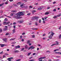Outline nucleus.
<instances>
[{
    "label": "nucleus",
    "mask_w": 61,
    "mask_h": 61,
    "mask_svg": "<svg viewBox=\"0 0 61 61\" xmlns=\"http://www.w3.org/2000/svg\"><path fill=\"white\" fill-rule=\"evenodd\" d=\"M25 14V12H19L18 13L16 14L17 16H15L14 17L16 19H19V18H21V17H19L21 15H24Z\"/></svg>",
    "instance_id": "nucleus-1"
},
{
    "label": "nucleus",
    "mask_w": 61,
    "mask_h": 61,
    "mask_svg": "<svg viewBox=\"0 0 61 61\" xmlns=\"http://www.w3.org/2000/svg\"><path fill=\"white\" fill-rule=\"evenodd\" d=\"M48 34V35H49L50 34H51V36H53V35L55 34V33H53V32L51 31V32H49Z\"/></svg>",
    "instance_id": "nucleus-2"
},
{
    "label": "nucleus",
    "mask_w": 61,
    "mask_h": 61,
    "mask_svg": "<svg viewBox=\"0 0 61 61\" xmlns=\"http://www.w3.org/2000/svg\"><path fill=\"white\" fill-rule=\"evenodd\" d=\"M11 59H13V57H10L7 59V60H8L9 61H11L12 60Z\"/></svg>",
    "instance_id": "nucleus-3"
},
{
    "label": "nucleus",
    "mask_w": 61,
    "mask_h": 61,
    "mask_svg": "<svg viewBox=\"0 0 61 61\" xmlns=\"http://www.w3.org/2000/svg\"><path fill=\"white\" fill-rule=\"evenodd\" d=\"M31 50L32 49H34V48H35V47H33V46H31L30 47H29V48L28 50H29V49H31Z\"/></svg>",
    "instance_id": "nucleus-4"
},
{
    "label": "nucleus",
    "mask_w": 61,
    "mask_h": 61,
    "mask_svg": "<svg viewBox=\"0 0 61 61\" xmlns=\"http://www.w3.org/2000/svg\"><path fill=\"white\" fill-rule=\"evenodd\" d=\"M3 40L4 42H7V39L6 38H5L4 39H3Z\"/></svg>",
    "instance_id": "nucleus-5"
},
{
    "label": "nucleus",
    "mask_w": 61,
    "mask_h": 61,
    "mask_svg": "<svg viewBox=\"0 0 61 61\" xmlns=\"http://www.w3.org/2000/svg\"><path fill=\"white\" fill-rule=\"evenodd\" d=\"M18 22H19V23H22L24 22V20H22L21 21H18Z\"/></svg>",
    "instance_id": "nucleus-6"
},
{
    "label": "nucleus",
    "mask_w": 61,
    "mask_h": 61,
    "mask_svg": "<svg viewBox=\"0 0 61 61\" xmlns=\"http://www.w3.org/2000/svg\"><path fill=\"white\" fill-rule=\"evenodd\" d=\"M15 29H13L12 30V33H15Z\"/></svg>",
    "instance_id": "nucleus-7"
},
{
    "label": "nucleus",
    "mask_w": 61,
    "mask_h": 61,
    "mask_svg": "<svg viewBox=\"0 0 61 61\" xmlns=\"http://www.w3.org/2000/svg\"><path fill=\"white\" fill-rule=\"evenodd\" d=\"M46 58V57H41L40 58H39L38 59L39 60H40V59H44V58Z\"/></svg>",
    "instance_id": "nucleus-8"
},
{
    "label": "nucleus",
    "mask_w": 61,
    "mask_h": 61,
    "mask_svg": "<svg viewBox=\"0 0 61 61\" xmlns=\"http://www.w3.org/2000/svg\"><path fill=\"white\" fill-rule=\"evenodd\" d=\"M7 30V28H5L3 29V31H6Z\"/></svg>",
    "instance_id": "nucleus-9"
},
{
    "label": "nucleus",
    "mask_w": 61,
    "mask_h": 61,
    "mask_svg": "<svg viewBox=\"0 0 61 61\" xmlns=\"http://www.w3.org/2000/svg\"><path fill=\"white\" fill-rule=\"evenodd\" d=\"M38 18H39V17H34L33 19H38Z\"/></svg>",
    "instance_id": "nucleus-10"
},
{
    "label": "nucleus",
    "mask_w": 61,
    "mask_h": 61,
    "mask_svg": "<svg viewBox=\"0 0 61 61\" xmlns=\"http://www.w3.org/2000/svg\"><path fill=\"white\" fill-rule=\"evenodd\" d=\"M55 45H58V42L57 41L55 42V44H54Z\"/></svg>",
    "instance_id": "nucleus-11"
},
{
    "label": "nucleus",
    "mask_w": 61,
    "mask_h": 61,
    "mask_svg": "<svg viewBox=\"0 0 61 61\" xmlns=\"http://www.w3.org/2000/svg\"><path fill=\"white\" fill-rule=\"evenodd\" d=\"M3 24L4 25H7L6 22L5 21L4 22Z\"/></svg>",
    "instance_id": "nucleus-12"
},
{
    "label": "nucleus",
    "mask_w": 61,
    "mask_h": 61,
    "mask_svg": "<svg viewBox=\"0 0 61 61\" xmlns=\"http://www.w3.org/2000/svg\"><path fill=\"white\" fill-rule=\"evenodd\" d=\"M52 36H52L51 35H50V36L49 37V38L50 39L52 38Z\"/></svg>",
    "instance_id": "nucleus-13"
},
{
    "label": "nucleus",
    "mask_w": 61,
    "mask_h": 61,
    "mask_svg": "<svg viewBox=\"0 0 61 61\" xmlns=\"http://www.w3.org/2000/svg\"><path fill=\"white\" fill-rule=\"evenodd\" d=\"M36 12V10H32V13L33 14H34V12Z\"/></svg>",
    "instance_id": "nucleus-14"
},
{
    "label": "nucleus",
    "mask_w": 61,
    "mask_h": 61,
    "mask_svg": "<svg viewBox=\"0 0 61 61\" xmlns=\"http://www.w3.org/2000/svg\"><path fill=\"white\" fill-rule=\"evenodd\" d=\"M17 5H21V2H19L18 3H17Z\"/></svg>",
    "instance_id": "nucleus-15"
},
{
    "label": "nucleus",
    "mask_w": 61,
    "mask_h": 61,
    "mask_svg": "<svg viewBox=\"0 0 61 61\" xmlns=\"http://www.w3.org/2000/svg\"><path fill=\"white\" fill-rule=\"evenodd\" d=\"M59 49H57L55 50L54 51V52H56V51H59Z\"/></svg>",
    "instance_id": "nucleus-16"
},
{
    "label": "nucleus",
    "mask_w": 61,
    "mask_h": 61,
    "mask_svg": "<svg viewBox=\"0 0 61 61\" xmlns=\"http://www.w3.org/2000/svg\"><path fill=\"white\" fill-rule=\"evenodd\" d=\"M30 43V41L29 40L28 41H27V43L28 44H29Z\"/></svg>",
    "instance_id": "nucleus-17"
},
{
    "label": "nucleus",
    "mask_w": 61,
    "mask_h": 61,
    "mask_svg": "<svg viewBox=\"0 0 61 61\" xmlns=\"http://www.w3.org/2000/svg\"><path fill=\"white\" fill-rule=\"evenodd\" d=\"M15 53H18L19 52V51L18 50H16L15 51Z\"/></svg>",
    "instance_id": "nucleus-18"
},
{
    "label": "nucleus",
    "mask_w": 61,
    "mask_h": 61,
    "mask_svg": "<svg viewBox=\"0 0 61 61\" xmlns=\"http://www.w3.org/2000/svg\"><path fill=\"white\" fill-rule=\"evenodd\" d=\"M11 12H15V13L16 12V10H12L11 11Z\"/></svg>",
    "instance_id": "nucleus-19"
},
{
    "label": "nucleus",
    "mask_w": 61,
    "mask_h": 61,
    "mask_svg": "<svg viewBox=\"0 0 61 61\" xmlns=\"http://www.w3.org/2000/svg\"><path fill=\"white\" fill-rule=\"evenodd\" d=\"M28 46L27 45H25V49H27V48Z\"/></svg>",
    "instance_id": "nucleus-20"
},
{
    "label": "nucleus",
    "mask_w": 61,
    "mask_h": 61,
    "mask_svg": "<svg viewBox=\"0 0 61 61\" xmlns=\"http://www.w3.org/2000/svg\"><path fill=\"white\" fill-rule=\"evenodd\" d=\"M2 32V29L1 28H0V33Z\"/></svg>",
    "instance_id": "nucleus-21"
},
{
    "label": "nucleus",
    "mask_w": 61,
    "mask_h": 61,
    "mask_svg": "<svg viewBox=\"0 0 61 61\" xmlns=\"http://www.w3.org/2000/svg\"><path fill=\"white\" fill-rule=\"evenodd\" d=\"M57 16H55L53 17V18H57Z\"/></svg>",
    "instance_id": "nucleus-22"
},
{
    "label": "nucleus",
    "mask_w": 61,
    "mask_h": 61,
    "mask_svg": "<svg viewBox=\"0 0 61 61\" xmlns=\"http://www.w3.org/2000/svg\"><path fill=\"white\" fill-rule=\"evenodd\" d=\"M0 45H1V47H3L4 46H5V45H1L0 44Z\"/></svg>",
    "instance_id": "nucleus-23"
},
{
    "label": "nucleus",
    "mask_w": 61,
    "mask_h": 61,
    "mask_svg": "<svg viewBox=\"0 0 61 61\" xmlns=\"http://www.w3.org/2000/svg\"><path fill=\"white\" fill-rule=\"evenodd\" d=\"M56 9H55L53 10V12H56Z\"/></svg>",
    "instance_id": "nucleus-24"
},
{
    "label": "nucleus",
    "mask_w": 61,
    "mask_h": 61,
    "mask_svg": "<svg viewBox=\"0 0 61 61\" xmlns=\"http://www.w3.org/2000/svg\"><path fill=\"white\" fill-rule=\"evenodd\" d=\"M38 9L39 10H41L42 9V8H38Z\"/></svg>",
    "instance_id": "nucleus-25"
},
{
    "label": "nucleus",
    "mask_w": 61,
    "mask_h": 61,
    "mask_svg": "<svg viewBox=\"0 0 61 61\" xmlns=\"http://www.w3.org/2000/svg\"><path fill=\"white\" fill-rule=\"evenodd\" d=\"M49 14V13L48 12H46L45 13V14L46 15H48Z\"/></svg>",
    "instance_id": "nucleus-26"
},
{
    "label": "nucleus",
    "mask_w": 61,
    "mask_h": 61,
    "mask_svg": "<svg viewBox=\"0 0 61 61\" xmlns=\"http://www.w3.org/2000/svg\"><path fill=\"white\" fill-rule=\"evenodd\" d=\"M20 6L21 7V8H23V4L20 5Z\"/></svg>",
    "instance_id": "nucleus-27"
},
{
    "label": "nucleus",
    "mask_w": 61,
    "mask_h": 61,
    "mask_svg": "<svg viewBox=\"0 0 61 61\" xmlns=\"http://www.w3.org/2000/svg\"><path fill=\"white\" fill-rule=\"evenodd\" d=\"M15 40L14 38H12L10 40V41H11V40Z\"/></svg>",
    "instance_id": "nucleus-28"
},
{
    "label": "nucleus",
    "mask_w": 61,
    "mask_h": 61,
    "mask_svg": "<svg viewBox=\"0 0 61 61\" xmlns=\"http://www.w3.org/2000/svg\"><path fill=\"white\" fill-rule=\"evenodd\" d=\"M31 54V52L28 53V56H30V55Z\"/></svg>",
    "instance_id": "nucleus-29"
},
{
    "label": "nucleus",
    "mask_w": 61,
    "mask_h": 61,
    "mask_svg": "<svg viewBox=\"0 0 61 61\" xmlns=\"http://www.w3.org/2000/svg\"><path fill=\"white\" fill-rule=\"evenodd\" d=\"M59 38L60 39V38H61V34H60V35L59 36Z\"/></svg>",
    "instance_id": "nucleus-30"
},
{
    "label": "nucleus",
    "mask_w": 61,
    "mask_h": 61,
    "mask_svg": "<svg viewBox=\"0 0 61 61\" xmlns=\"http://www.w3.org/2000/svg\"><path fill=\"white\" fill-rule=\"evenodd\" d=\"M5 21H7L8 20H7V19L5 18L4 20Z\"/></svg>",
    "instance_id": "nucleus-31"
},
{
    "label": "nucleus",
    "mask_w": 61,
    "mask_h": 61,
    "mask_svg": "<svg viewBox=\"0 0 61 61\" xmlns=\"http://www.w3.org/2000/svg\"><path fill=\"white\" fill-rule=\"evenodd\" d=\"M61 16V15H57V17H59V16Z\"/></svg>",
    "instance_id": "nucleus-32"
},
{
    "label": "nucleus",
    "mask_w": 61,
    "mask_h": 61,
    "mask_svg": "<svg viewBox=\"0 0 61 61\" xmlns=\"http://www.w3.org/2000/svg\"><path fill=\"white\" fill-rule=\"evenodd\" d=\"M10 22H7V25H8V24H10Z\"/></svg>",
    "instance_id": "nucleus-33"
},
{
    "label": "nucleus",
    "mask_w": 61,
    "mask_h": 61,
    "mask_svg": "<svg viewBox=\"0 0 61 61\" xmlns=\"http://www.w3.org/2000/svg\"><path fill=\"white\" fill-rule=\"evenodd\" d=\"M25 41V40L24 39H22L21 40V41L22 42H24Z\"/></svg>",
    "instance_id": "nucleus-34"
},
{
    "label": "nucleus",
    "mask_w": 61,
    "mask_h": 61,
    "mask_svg": "<svg viewBox=\"0 0 61 61\" xmlns=\"http://www.w3.org/2000/svg\"><path fill=\"white\" fill-rule=\"evenodd\" d=\"M3 5H4V4H0V6H1Z\"/></svg>",
    "instance_id": "nucleus-35"
},
{
    "label": "nucleus",
    "mask_w": 61,
    "mask_h": 61,
    "mask_svg": "<svg viewBox=\"0 0 61 61\" xmlns=\"http://www.w3.org/2000/svg\"><path fill=\"white\" fill-rule=\"evenodd\" d=\"M41 20L40 19L39 20V23H41Z\"/></svg>",
    "instance_id": "nucleus-36"
},
{
    "label": "nucleus",
    "mask_w": 61,
    "mask_h": 61,
    "mask_svg": "<svg viewBox=\"0 0 61 61\" xmlns=\"http://www.w3.org/2000/svg\"><path fill=\"white\" fill-rule=\"evenodd\" d=\"M4 16H7V17H9L10 18H11V17H10L9 16H7L5 15Z\"/></svg>",
    "instance_id": "nucleus-37"
},
{
    "label": "nucleus",
    "mask_w": 61,
    "mask_h": 61,
    "mask_svg": "<svg viewBox=\"0 0 61 61\" xmlns=\"http://www.w3.org/2000/svg\"><path fill=\"white\" fill-rule=\"evenodd\" d=\"M9 35V33H6L5 34V35L6 36H7V35Z\"/></svg>",
    "instance_id": "nucleus-38"
},
{
    "label": "nucleus",
    "mask_w": 61,
    "mask_h": 61,
    "mask_svg": "<svg viewBox=\"0 0 61 61\" xmlns=\"http://www.w3.org/2000/svg\"><path fill=\"white\" fill-rule=\"evenodd\" d=\"M13 15V13H11L10 14V16H12Z\"/></svg>",
    "instance_id": "nucleus-39"
},
{
    "label": "nucleus",
    "mask_w": 61,
    "mask_h": 61,
    "mask_svg": "<svg viewBox=\"0 0 61 61\" xmlns=\"http://www.w3.org/2000/svg\"><path fill=\"white\" fill-rule=\"evenodd\" d=\"M20 39H22V36H20Z\"/></svg>",
    "instance_id": "nucleus-40"
},
{
    "label": "nucleus",
    "mask_w": 61,
    "mask_h": 61,
    "mask_svg": "<svg viewBox=\"0 0 61 61\" xmlns=\"http://www.w3.org/2000/svg\"><path fill=\"white\" fill-rule=\"evenodd\" d=\"M47 18V17H44L45 19H46Z\"/></svg>",
    "instance_id": "nucleus-41"
},
{
    "label": "nucleus",
    "mask_w": 61,
    "mask_h": 61,
    "mask_svg": "<svg viewBox=\"0 0 61 61\" xmlns=\"http://www.w3.org/2000/svg\"><path fill=\"white\" fill-rule=\"evenodd\" d=\"M5 55H8L9 54H7L5 53Z\"/></svg>",
    "instance_id": "nucleus-42"
},
{
    "label": "nucleus",
    "mask_w": 61,
    "mask_h": 61,
    "mask_svg": "<svg viewBox=\"0 0 61 61\" xmlns=\"http://www.w3.org/2000/svg\"><path fill=\"white\" fill-rule=\"evenodd\" d=\"M25 9H26V8H27V6H25Z\"/></svg>",
    "instance_id": "nucleus-43"
},
{
    "label": "nucleus",
    "mask_w": 61,
    "mask_h": 61,
    "mask_svg": "<svg viewBox=\"0 0 61 61\" xmlns=\"http://www.w3.org/2000/svg\"><path fill=\"white\" fill-rule=\"evenodd\" d=\"M20 60H21V59H19L16 60V61H20Z\"/></svg>",
    "instance_id": "nucleus-44"
},
{
    "label": "nucleus",
    "mask_w": 61,
    "mask_h": 61,
    "mask_svg": "<svg viewBox=\"0 0 61 61\" xmlns=\"http://www.w3.org/2000/svg\"><path fill=\"white\" fill-rule=\"evenodd\" d=\"M31 15V14L30 13H28L27 14V15Z\"/></svg>",
    "instance_id": "nucleus-45"
},
{
    "label": "nucleus",
    "mask_w": 61,
    "mask_h": 61,
    "mask_svg": "<svg viewBox=\"0 0 61 61\" xmlns=\"http://www.w3.org/2000/svg\"><path fill=\"white\" fill-rule=\"evenodd\" d=\"M32 36L33 38H34V37H35V35H33Z\"/></svg>",
    "instance_id": "nucleus-46"
},
{
    "label": "nucleus",
    "mask_w": 61,
    "mask_h": 61,
    "mask_svg": "<svg viewBox=\"0 0 61 61\" xmlns=\"http://www.w3.org/2000/svg\"><path fill=\"white\" fill-rule=\"evenodd\" d=\"M50 7H48L47 8V9H49V8H50Z\"/></svg>",
    "instance_id": "nucleus-47"
},
{
    "label": "nucleus",
    "mask_w": 61,
    "mask_h": 61,
    "mask_svg": "<svg viewBox=\"0 0 61 61\" xmlns=\"http://www.w3.org/2000/svg\"><path fill=\"white\" fill-rule=\"evenodd\" d=\"M56 1H54L53 3V4H56Z\"/></svg>",
    "instance_id": "nucleus-48"
},
{
    "label": "nucleus",
    "mask_w": 61,
    "mask_h": 61,
    "mask_svg": "<svg viewBox=\"0 0 61 61\" xmlns=\"http://www.w3.org/2000/svg\"><path fill=\"white\" fill-rule=\"evenodd\" d=\"M23 0V1H24L25 2H27V0Z\"/></svg>",
    "instance_id": "nucleus-49"
},
{
    "label": "nucleus",
    "mask_w": 61,
    "mask_h": 61,
    "mask_svg": "<svg viewBox=\"0 0 61 61\" xmlns=\"http://www.w3.org/2000/svg\"><path fill=\"white\" fill-rule=\"evenodd\" d=\"M33 6H30V8H33Z\"/></svg>",
    "instance_id": "nucleus-50"
},
{
    "label": "nucleus",
    "mask_w": 61,
    "mask_h": 61,
    "mask_svg": "<svg viewBox=\"0 0 61 61\" xmlns=\"http://www.w3.org/2000/svg\"><path fill=\"white\" fill-rule=\"evenodd\" d=\"M24 50V48H22V49L21 50V51H23Z\"/></svg>",
    "instance_id": "nucleus-51"
},
{
    "label": "nucleus",
    "mask_w": 61,
    "mask_h": 61,
    "mask_svg": "<svg viewBox=\"0 0 61 61\" xmlns=\"http://www.w3.org/2000/svg\"><path fill=\"white\" fill-rule=\"evenodd\" d=\"M34 29V30H36V29H36V28L32 29Z\"/></svg>",
    "instance_id": "nucleus-52"
},
{
    "label": "nucleus",
    "mask_w": 61,
    "mask_h": 61,
    "mask_svg": "<svg viewBox=\"0 0 61 61\" xmlns=\"http://www.w3.org/2000/svg\"><path fill=\"white\" fill-rule=\"evenodd\" d=\"M20 47V46H18V48H19Z\"/></svg>",
    "instance_id": "nucleus-53"
},
{
    "label": "nucleus",
    "mask_w": 61,
    "mask_h": 61,
    "mask_svg": "<svg viewBox=\"0 0 61 61\" xmlns=\"http://www.w3.org/2000/svg\"><path fill=\"white\" fill-rule=\"evenodd\" d=\"M55 44H52V45H51V46H55Z\"/></svg>",
    "instance_id": "nucleus-54"
},
{
    "label": "nucleus",
    "mask_w": 61,
    "mask_h": 61,
    "mask_svg": "<svg viewBox=\"0 0 61 61\" xmlns=\"http://www.w3.org/2000/svg\"><path fill=\"white\" fill-rule=\"evenodd\" d=\"M5 5H7L8 4V2H5Z\"/></svg>",
    "instance_id": "nucleus-55"
},
{
    "label": "nucleus",
    "mask_w": 61,
    "mask_h": 61,
    "mask_svg": "<svg viewBox=\"0 0 61 61\" xmlns=\"http://www.w3.org/2000/svg\"><path fill=\"white\" fill-rule=\"evenodd\" d=\"M22 35H25V32H24L22 34Z\"/></svg>",
    "instance_id": "nucleus-56"
},
{
    "label": "nucleus",
    "mask_w": 61,
    "mask_h": 61,
    "mask_svg": "<svg viewBox=\"0 0 61 61\" xmlns=\"http://www.w3.org/2000/svg\"><path fill=\"white\" fill-rule=\"evenodd\" d=\"M3 53V51H2L0 53V54H2V53Z\"/></svg>",
    "instance_id": "nucleus-57"
},
{
    "label": "nucleus",
    "mask_w": 61,
    "mask_h": 61,
    "mask_svg": "<svg viewBox=\"0 0 61 61\" xmlns=\"http://www.w3.org/2000/svg\"><path fill=\"white\" fill-rule=\"evenodd\" d=\"M16 24V23L14 22L13 23V25H15V24Z\"/></svg>",
    "instance_id": "nucleus-58"
},
{
    "label": "nucleus",
    "mask_w": 61,
    "mask_h": 61,
    "mask_svg": "<svg viewBox=\"0 0 61 61\" xmlns=\"http://www.w3.org/2000/svg\"><path fill=\"white\" fill-rule=\"evenodd\" d=\"M35 61V60H30L29 61Z\"/></svg>",
    "instance_id": "nucleus-59"
},
{
    "label": "nucleus",
    "mask_w": 61,
    "mask_h": 61,
    "mask_svg": "<svg viewBox=\"0 0 61 61\" xmlns=\"http://www.w3.org/2000/svg\"><path fill=\"white\" fill-rule=\"evenodd\" d=\"M36 25H38V24H37V23H36Z\"/></svg>",
    "instance_id": "nucleus-60"
},
{
    "label": "nucleus",
    "mask_w": 61,
    "mask_h": 61,
    "mask_svg": "<svg viewBox=\"0 0 61 61\" xmlns=\"http://www.w3.org/2000/svg\"><path fill=\"white\" fill-rule=\"evenodd\" d=\"M31 45H32V44H31V43H29V45L31 46Z\"/></svg>",
    "instance_id": "nucleus-61"
},
{
    "label": "nucleus",
    "mask_w": 61,
    "mask_h": 61,
    "mask_svg": "<svg viewBox=\"0 0 61 61\" xmlns=\"http://www.w3.org/2000/svg\"><path fill=\"white\" fill-rule=\"evenodd\" d=\"M43 22L44 24H45V21H43Z\"/></svg>",
    "instance_id": "nucleus-62"
},
{
    "label": "nucleus",
    "mask_w": 61,
    "mask_h": 61,
    "mask_svg": "<svg viewBox=\"0 0 61 61\" xmlns=\"http://www.w3.org/2000/svg\"><path fill=\"white\" fill-rule=\"evenodd\" d=\"M15 47L16 48H18V46H16Z\"/></svg>",
    "instance_id": "nucleus-63"
},
{
    "label": "nucleus",
    "mask_w": 61,
    "mask_h": 61,
    "mask_svg": "<svg viewBox=\"0 0 61 61\" xmlns=\"http://www.w3.org/2000/svg\"><path fill=\"white\" fill-rule=\"evenodd\" d=\"M46 35V34H44L43 35V36H45Z\"/></svg>",
    "instance_id": "nucleus-64"
}]
</instances>
